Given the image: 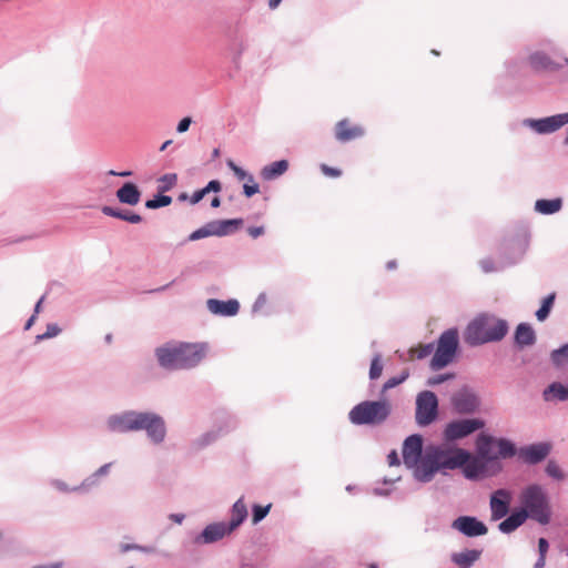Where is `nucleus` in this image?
Wrapping results in <instances>:
<instances>
[{"label": "nucleus", "instance_id": "nucleus-20", "mask_svg": "<svg viewBox=\"0 0 568 568\" xmlns=\"http://www.w3.org/2000/svg\"><path fill=\"white\" fill-rule=\"evenodd\" d=\"M243 223L242 219L215 220L205 224L209 236H225L232 234Z\"/></svg>", "mask_w": 568, "mask_h": 568}, {"label": "nucleus", "instance_id": "nucleus-3", "mask_svg": "<svg viewBox=\"0 0 568 568\" xmlns=\"http://www.w3.org/2000/svg\"><path fill=\"white\" fill-rule=\"evenodd\" d=\"M207 352L205 343L169 341L154 349L159 367L166 372L189 371L204 359Z\"/></svg>", "mask_w": 568, "mask_h": 568}, {"label": "nucleus", "instance_id": "nucleus-37", "mask_svg": "<svg viewBox=\"0 0 568 568\" xmlns=\"http://www.w3.org/2000/svg\"><path fill=\"white\" fill-rule=\"evenodd\" d=\"M521 241H525L526 243V248L528 247V240L527 237L525 236H521V237H516V239H513L510 240L506 246H505V252L503 254V258L504 260H508V258H514L517 256V253H518V244L519 242Z\"/></svg>", "mask_w": 568, "mask_h": 568}, {"label": "nucleus", "instance_id": "nucleus-49", "mask_svg": "<svg viewBox=\"0 0 568 568\" xmlns=\"http://www.w3.org/2000/svg\"><path fill=\"white\" fill-rule=\"evenodd\" d=\"M209 234H207V229L205 225H203L202 227L195 230L194 232H192L190 235H189V241H197V240H201V239H204V237H207Z\"/></svg>", "mask_w": 568, "mask_h": 568}, {"label": "nucleus", "instance_id": "nucleus-48", "mask_svg": "<svg viewBox=\"0 0 568 568\" xmlns=\"http://www.w3.org/2000/svg\"><path fill=\"white\" fill-rule=\"evenodd\" d=\"M454 377H455V374H453V373L439 374V375H435V376L429 377L427 379L426 384L428 386L434 387V386H437V385H439V384H442V383H444V382H446L448 379H452Z\"/></svg>", "mask_w": 568, "mask_h": 568}, {"label": "nucleus", "instance_id": "nucleus-29", "mask_svg": "<svg viewBox=\"0 0 568 568\" xmlns=\"http://www.w3.org/2000/svg\"><path fill=\"white\" fill-rule=\"evenodd\" d=\"M562 207V199H539L535 202V211L542 215H552L559 212Z\"/></svg>", "mask_w": 568, "mask_h": 568}, {"label": "nucleus", "instance_id": "nucleus-41", "mask_svg": "<svg viewBox=\"0 0 568 568\" xmlns=\"http://www.w3.org/2000/svg\"><path fill=\"white\" fill-rule=\"evenodd\" d=\"M176 181H178V176L175 173H168V174L162 175L159 179V182L161 183L158 187L159 192L164 193V192L170 191L176 184Z\"/></svg>", "mask_w": 568, "mask_h": 568}, {"label": "nucleus", "instance_id": "nucleus-33", "mask_svg": "<svg viewBox=\"0 0 568 568\" xmlns=\"http://www.w3.org/2000/svg\"><path fill=\"white\" fill-rule=\"evenodd\" d=\"M496 445L498 447V456L501 458H511L518 452L516 450L515 444L506 438L496 439Z\"/></svg>", "mask_w": 568, "mask_h": 568}, {"label": "nucleus", "instance_id": "nucleus-22", "mask_svg": "<svg viewBox=\"0 0 568 568\" xmlns=\"http://www.w3.org/2000/svg\"><path fill=\"white\" fill-rule=\"evenodd\" d=\"M116 197L120 203L133 206L140 202L141 191L134 183L125 182L120 189H118Z\"/></svg>", "mask_w": 568, "mask_h": 568}, {"label": "nucleus", "instance_id": "nucleus-54", "mask_svg": "<svg viewBox=\"0 0 568 568\" xmlns=\"http://www.w3.org/2000/svg\"><path fill=\"white\" fill-rule=\"evenodd\" d=\"M192 123V119L189 118V116H185L183 118L179 123H178V126H176V131L179 133H184L189 130L190 125Z\"/></svg>", "mask_w": 568, "mask_h": 568}, {"label": "nucleus", "instance_id": "nucleus-44", "mask_svg": "<svg viewBox=\"0 0 568 568\" xmlns=\"http://www.w3.org/2000/svg\"><path fill=\"white\" fill-rule=\"evenodd\" d=\"M383 372V363H382V356L381 354H376L371 363L369 367V378L372 381L377 379Z\"/></svg>", "mask_w": 568, "mask_h": 568}, {"label": "nucleus", "instance_id": "nucleus-27", "mask_svg": "<svg viewBox=\"0 0 568 568\" xmlns=\"http://www.w3.org/2000/svg\"><path fill=\"white\" fill-rule=\"evenodd\" d=\"M542 398L545 402H566L568 400V387L560 382H554L544 389Z\"/></svg>", "mask_w": 568, "mask_h": 568}, {"label": "nucleus", "instance_id": "nucleus-61", "mask_svg": "<svg viewBox=\"0 0 568 568\" xmlns=\"http://www.w3.org/2000/svg\"><path fill=\"white\" fill-rule=\"evenodd\" d=\"M136 551H141V552H144V554H154L155 552V547H153V546H144V545H139L138 544Z\"/></svg>", "mask_w": 568, "mask_h": 568}, {"label": "nucleus", "instance_id": "nucleus-16", "mask_svg": "<svg viewBox=\"0 0 568 568\" xmlns=\"http://www.w3.org/2000/svg\"><path fill=\"white\" fill-rule=\"evenodd\" d=\"M550 450L551 446L548 443L530 444L518 449V457L525 464L536 465L546 459Z\"/></svg>", "mask_w": 568, "mask_h": 568}, {"label": "nucleus", "instance_id": "nucleus-31", "mask_svg": "<svg viewBox=\"0 0 568 568\" xmlns=\"http://www.w3.org/2000/svg\"><path fill=\"white\" fill-rule=\"evenodd\" d=\"M462 467L467 479H477L484 473V465L477 459H471V456Z\"/></svg>", "mask_w": 568, "mask_h": 568}, {"label": "nucleus", "instance_id": "nucleus-34", "mask_svg": "<svg viewBox=\"0 0 568 568\" xmlns=\"http://www.w3.org/2000/svg\"><path fill=\"white\" fill-rule=\"evenodd\" d=\"M550 359L554 366L562 367L568 364V343L564 344L550 353Z\"/></svg>", "mask_w": 568, "mask_h": 568}, {"label": "nucleus", "instance_id": "nucleus-11", "mask_svg": "<svg viewBox=\"0 0 568 568\" xmlns=\"http://www.w3.org/2000/svg\"><path fill=\"white\" fill-rule=\"evenodd\" d=\"M485 422L480 418L458 419L448 423L444 429V438L447 442H455L483 429Z\"/></svg>", "mask_w": 568, "mask_h": 568}, {"label": "nucleus", "instance_id": "nucleus-1", "mask_svg": "<svg viewBox=\"0 0 568 568\" xmlns=\"http://www.w3.org/2000/svg\"><path fill=\"white\" fill-rule=\"evenodd\" d=\"M423 445V436L413 434L406 437L402 448L404 465L419 483L432 481L440 470L460 468L470 457V453L463 448L447 450L429 445L424 449Z\"/></svg>", "mask_w": 568, "mask_h": 568}, {"label": "nucleus", "instance_id": "nucleus-21", "mask_svg": "<svg viewBox=\"0 0 568 568\" xmlns=\"http://www.w3.org/2000/svg\"><path fill=\"white\" fill-rule=\"evenodd\" d=\"M231 519L225 521L226 528L231 531H235L247 518V507L244 503V497H240L231 507L230 510Z\"/></svg>", "mask_w": 568, "mask_h": 568}, {"label": "nucleus", "instance_id": "nucleus-17", "mask_svg": "<svg viewBox=\"0 0 568 568\" xmlns=\"http://www.w3.org/2000/svg\"><path fill=\"white\" fill-rule=\"evenodd\" d=\"M526 253V243L525 241L519 242L518 244V253L514 258L504 260L500 257L497 262L491 258H483L479 262L480 268L484 273H493L504 271L506 267L517 264L524 257Z\"/></svg>", "mask_w": 568, "mask_h": 568}, {"label": "nucleus", "instance_id": "nucleus-50", "mask_svg": "<svg viewBox=\"0 0 568 568\" xmlns=\"http://www.w3.org/2000/svg\"><path fill=\"white\" fill-rule=\"evenodd\" d=\"M266 302H267L266 295L264 293H261L252 306V312L253 313L260 312V310H262L265 306Z\"/></svg>", "mask_w": 568, "mask_h": 568}, {"label": "nucleus", "instance_id": "nucleus-15", "mask_svg": "<svg viewBox=\"0 0 568 568\" xmlns=\"http://www.w3.org/2000/svg\"><path fill=\"white\" fill-rule=\"evenodd\" d=\"M511 494L509 490L499 488L490 495L489 507L493 520H500L509 513Z\"/></svg>", "mask_w": 568, "mask_h": 568}, {"label": "nucleus", "instance_id": "nucleus-32", "mask_svg": "<svg viewBox=\"0 0 568 568\" xmlns=\"http://www.w3.org/2000/svg\"><path fill=\"white\" fill-rule=\"evenodd\" d=\"M555 298H556V294L550 293L542 300L540 307L535 313L536 318L539 322H544L548 318V316L551 312V308L554 306Z\"/></svg>", "mask_w": 568, "mask_h": 568}, {"label": "nucleus", "instance_id": "nucleus-53", "mask_svg": "<svg viewBox=\"0 0 568 568\" xmlns=\"http://www.w3.org/2000/svg\"><path fill=\"white\" fill-rule=\"evenodd\" d=\"M204 191H205V194L210 193V192H220L221 189H222V184L220 181L217 180H212L210 181L205 187H203Z\"/></svg>", "mask_w": 568, "mask_h": 568}, {"label": "nucleus", "instance_id": "nucleus-26", "mask_svg": "<svg viewBox=\"0 0 568 568\" xmlns=\"http://www.w3.org/2000/svg\"><path fill=\"white\" fill-rule=\"evenodd\" d=\"M288 161L280 160L261 169L260 175L264 181H273L282 176L288 170Z\"/></svg>", "mask_w": 568, "mask_h": 568}, {"label": "nucleus", "instance_id": "nucleus-9", "mask_svg": "<svg viewBox=\"0 0 568 568\" xmlns=\"http://www.w3.org/2000/svg\"><path fill=\"white\" fill-rule=\"evenodd\" d=\"M232 535L226 528L225 521H214L207 524L199 532H190L189 539L184 541V546L187 547H203L212 544H216L223 540L225 537Z\"/></svg>", "mask_w": 568, "mask_h": 568}, {"label": "nucleus", "instance_id": "nucleus-39", "mask_svg": "<svg viewBox=\"0 0 568 568\" xmlns=\"http://www.w3.org/2000/svg\"><path fill=\"white\" fill-rule=\"evenodd\" d=\"M48 484L51 488L61 494H78L77 486H70L60 478H50Z\"/></svg>", "mask_w": 568, "mask_h": 568}, {"label": "nucleus", "instance_id": "nucleus-4", "mask_svg": "<svg viewBox=\"0 0 568 568\" xmlns=\"http://www.w3.org/2000/svg\"><path fill=\"white\" fill-rule=\"evenodd\" d=\"M507 321L494 315L481 314L475 317L466 327L465 342L469 346H479L501 341L508 333Z\"/></svg>", "mask_w": 568, "mask_h": 568}, {"label": "nucleus", "instance_id": "nucleus-5", "mask_svg": "<svg viewBox=\"0 0 568 568\" xmlns=\"http://www.w3.org/2000/svg\"><path fill=\"white\" fill-rule=\"evenodd\" d=\"M520 504L529 515L528 518L540 525L550 521L551 510L546 490L538 484L527 486L520 494Z\"/></svg>", "mask_w": 568, "mask_h": 568}, {"label": "nucleus", "instance_id": "nucleus-7", "mask_svg": "<svg viewBox=\"0 0 568 568\" xmlns=\"http://www.w3.org/2000/svg\"><path fill=\"white\" fill-rule=\"evenodd\" d=\"M459 334L456 327L444 331L437 341V347L430 359L429 367L432 371H440L449 365L458 351Z\"/></svg>", "mask_w": 568, "mask_h": 568}, {"label": "nucleus", "instance_id": "nucleus-56", "mask_svg": "<svg viewBox=\"0 0 568 568\" xmlns=\"http://www.w3.org/2000/svg\"><path fill=\"white\" fill-rule=\"evenodd\" d=\"M247 233L253 239H257L258 236L264 234V227L263 226H250L247 229Z\"/></svg>", "mask_w": 568, "mask_h": 568}, {"label": "nucleus", "instance_id": "nucleus-8", "mask_svg": "<svg viewBox=\"0 0 568 568\" xmlns=\"http://www.w3.org/2000/svg\"><path fill=\"white\" fill-rule=\"evenodd\" d=\"M236 426L237 422L235 417L226 413H222L216 416L215 425L211 429L204 432L191 442V447L195 452H200L234 430Z\"/></svg>", "mask_w": 568, "mask_h": 568}, {"label": "nucleus", "instance_id": "nucleus-14", "mask_svg": "<svg viewBox=\"0 0 568 568\" xmlns=\"http://www.w3.org/2000/svg\"><path fill=\"white\" fill-rule=\"evenodd\" d=\"M452 528L462 535L474 538L484 536L488 532L486 524L474 516H459L452 523Z\"/></svg>", "mask_w": 568, "mask_h": 568}, {"label": "nucleus", "instance_id": "nucleus-59", "mask_svg": "<svg viewBox=\"0 0 568 568\" xmlns=\"http://www.w3.org/2000/svg\"><path fill=\"white\" fill-rule=\"evenodd\" d=\"M169 519L178 525H181V524H183V521L185 519V515L184 514H170Z\"/></svg>", "mask_w": 568, "mask_h": 568}, {"label": "nucleus", "instance_id": "nucleus-28", "mask_svg": "<svg viewBox=\"0 0 568 568\" xmlns=\"http://www.w3.org/2000/svg\"><path fill=\"white\" fill-rule=\"evenodd\" d=\"M364 135V130L361 126L348 128L346 120H342L336 125V139L342 142H347Z\"/></svg>", "mask_w": 568, "mask_h": 568}, {"label": "nucleus", "instance_id": "nucleus-18", "mask_svg": "<svg viewBox=\"0 0 568 568\" xmlns=\"http://www.w3.org/2000/svg\"><path fill=\"white\" fill-rule=\"evenodd\" d=\"M112 465L113 463H106L83 478V480L77 485L78 494L85 495L97 489L101 485L102 478L109 476Z\"/></svg>", "mask_w": 568, "mask_h": 568}, {"label": "nucleus", "instance_id": "nucleus-42", "mask_svg": "<svg viewBox=\"0 0 568 568\" xmlns=\"http://www.w3.org/2000/svg\"><path fill=\"white\" fill-rule=\"evenodd\" d=\"M545 471L549 477H551L552 479H556V480H564L566 477L564 470L554 460L548 462V464L545 468Z\"/></svg>", "mask_w": 568, "mask_h": 568}, {"label": "nucleus", "instance_id": "nucleus-45", "mask_svg": "<svg viewBox=\"0 0 568 568\" xmlns=\"http://www.w3.org/2000/svg\"><path fill=\"white\" fill-rule=\"evenodd\" d=\"M408 376H409V372L407 369H405L398 376L388 378L383 385V392H386V390L394 388L397 385L404 383L408 378Z\"/></svg>", "mask_w": 568, "mask_h": 568}, {"label": "nucleus", "instance_id": "nucleus-30", "mask_svg": "<svg viewBox=\"0 0 568 568\" xmlns=\"http://www.w3.org/2000/svg\"><path fill=\"white\" fill-rule=\"evenodd\" d=\"M101 211L106 216L126 221L132 224H138L142 221V216L140 214L129 212V211H122V210L114 209V207L108 206V205L102 206Z\"/></svg>", "mask_w": 568, "mask_h": 568}, {"label": "nucleus", "instance_id": "nucleus-24", "mask_svg": "<svg viewBox=\"0 0 568 568\" xmlns=\"http://www.w3.org/2000/svg\"><path fill=\"white\" fill-rule=\"evenodd\" d=\"M528 515L529 514L526 510H514L507 518L499 523V531L503 534H510L515 531L527 520Z\"/></svg>", "mask_w": 568, "mask_h": 568}, {"label": "nucleus", "instance_id": "nucleus-60", "mask_svg": "<svg viewBox=\"0 0 568 568\" xmlns=\"http://www.w3.org/2000/svg\"><path fill=\"white\" fill-rule=\"evenodd\" d=\"M138 548V544H120V551L122 554H125V552H129V551H132V550H136Z\"/></svg>", "mask_w": 568, "mask_h": 568}, {"label": "nucleus", "instance_id": "nucleus-64", "mask_svg": "<svg viewBox=\"0 0 568 568\" xmlns=\"http://www.w3.org/2000/svg\"><path fill=\"white\" fill-rule=\"evenodd\" d=\"M61 567H62L61 562H54V564H49V565H39V566H34L32 568H61Z\"/></svg>", "mask_w": 568, "mask_h": 568}, {"label": "nucleus", "instance_id": "nucleus-38", "mask_svg": "<svg viewBox=\"0 0 568 568\" xmlns=\"http://www.w3.org/2000/svg\"><path fill=\"white\" fill-rule=\"evenodd\" d=\"M494 443H496V440L491 436L486 435L484 433L478 435L476 445H477V450H478L479 455L484 456V457L487 456L489 454L490 446Z\"/></svg>", "mask_w": 568, "mask_h": 568}, {"label": "nucleus", "instance_id": "nucleus-51", "mask_svg": "<svg viewBox=\"0 0 568 568\" xmlns=\"http://www.w3.org/2000/svg\"><path fill=\"white\" fill-rule=\"evenodd\" d=\"M321 170L322 172L327 175V176H331V178H338L341 176L342 174V171L336 169V168H332V166H328L326 164H322L321 165Z\"/></svg>", "mask_w": 568, "mask_h": 568}, {"label": "nucleus", "instance_id": "nucleus-58", "mask_svg": "<svg viewBox=\"0 0 568 568\" xmlns=\"http://www.w3.org/2000/svg\"><path fill=\"white\" fill-rule=\"evenodd\" d=\"M205 195H206V194H205L204 189L197 190V191H195V192L192 194V196H191V199H190V202H191L192 204H196V203H199V202H200V201H201Z\"/></svg>", "mask_w": 568, "mask_h": 568}, {"label": "nucleus", "instance_id": "nucleus-19", "mask_svg": "<svg viewBox=\"0 0 568 568\" xmlns=\"http://www.w3.org/2000/svg\"><path fill=\"white\" fill-rule=\"evenodd\" d=\"M206 307L213 315L222 317L235 316L240 311V303L235 298L222 301L217 298H209L206 301Z\"/></svg>", "mask_w": 568, "mask_h": 568}, {"label": "nucleus", "instance_id": "nucleus-35", "mask_svg": "<svg viewBox=\"0 0 568 568\" xmlns=\"http://www.w3.org/2000/svg\"><path fill=\"white\" fill-rule=\"evenodd\" d=\"M529 63L536 70L547 69L550 64V59L544 52H534L529 55Z\"/></svg>", "mask_w": 568, "mask_h": 568}, {"label": "nucleus", "instance_id": "nucleus-6", "mask_svg": "<svg viewBox=\"0 0 568 568\" xmlns=\"http://www.w3.org/2000/svg\"><path fill=\"white\" fill-rule=\"evenodd\" d=\"M390 412L392 406L387 400H364L349 410L348 419L354 425H379Z\"/></svg>", "mask_w": 568, "mask_h": 568}, {"label": "nucleus", "instance_id": "nucleus-40", "mask_svg": "<svg viewBox=\"0 0 568 568\" xmlns=\"http://www.w3.org/2000/svg\"><path fill=\"white\" fill-rule=\"evenodd\" d=\"M272 508V504H267L265 506L262 505H253L252 506V524L257 525L261 523L270 513Z\"/></svg>", "mask_w": 568, "mask_h": 568}, {"label": "nucleus", "instance_id": "nucleus-46", "mask_svg": "<svg viewBox=\"0 0 568 568\" xmlns=\"http://www.w3.org/2000/svg\"><path fill=\"white\" fill-rule=\"evenodd\" d=\"M61 328L55 323H49L47 325L45 332L43 334H39L36 336L37 342H41L44 339L53 338L61 333Z\"/></svg>", "mask_w": 568, "mask_h": 568}, {"label": "nucleus", "instance_id": "nucleus-63", "mask_svg": "<svg viewBox=\"0 0 568 568\" xmlns=\"http://www.w3.org/2000/svg\"><path fill=\"white\" fill-rule=\"evenodd\" d=\"M546 565V556L539 555L538 559L536 560L534 568H544Z\"/></svg>", "mask_w": 568, "mask_h": 568}, {"label": "nucleus", "instance_id": "nucleus-55", "mask_svg": "<svg viewBox=\"0 0 568 568\" xmlns=\"http://www.w3.org/2000/svg\"><path fill=\"white\" fill-rule=\"evenodd\" d=\"M549 549V542L546 538L541 537L538 539V554L546 556Z\"/></svg>", "mask_w": 568, "mask_h": 568}, {"label": "nucleus", "instance_id": "nucleus-36", "mask_svg": "<svg viewBox=\"0 0 568 568\" xmlns=\"http://www.w3.org/2000/svg\"><path fill=\"white\" fill-rule=\"evenodd\" d=\"M172 203V197L169 195L162 194V192H159V194L154 195L152 199L148 200L145 202V207L150 210H156L160 207L168 206Z\"/></svg>", "mask_w": 568, "mask_h": 568}, {"label": "nucleus", "instance_id": "nucleus-10", "mask_svg": "<svg viewBox=\"0 0 568 568\" xmlns=\"http://www.w3.org/2000/svg\"><path fill=\"white\" fill-rule=\"evenodd\" d=\"M438 416V398L432 390H423L416 396L415 420L419 426L430 425Z\"/></svg>", "mask_w": 568, "mask_h": 568}, {"label": "nucleus", "instance_id": "nucleus-62", "mask_svg": "<svg viewBox=\"0 0 568 568\" xmlns=\"http://www.w3.org/2000/svg\"><path fill=\"white\" fill-rule=\"evenodd\" d=\"M109 175H113V176H121V178H126V176H131L132 175V172L131 171H122V172H116L114 170H110L108 172Z\"/></svg>", "mask_w": 568, "mask_h": 568}, {"label": "nucleus", "instance_id": "nucleus-47", "mask_svg": "<svg viewBox=\"0 0 568 568\" xmlns=\"http://www.w3.org/2000/svg\"><path fill=\"white\" fill-rule=\"evenodd\" d=\"M226 165L240 181H244L248 175V172L235 164V162L231 159L226 161Z\"/></svg>", "mask_w": 568, "mask_h": 568}, {"label": "nucleus", "instance_id": "nucleus-12", "mask_svg": "<svg viewBox=\"0 0 568 568\" xmlns=\"http://www.w3.org/2000/svg\"><path fill=\"white\" fill-rule=\"evenodd\" d=\"M450 405L459 415H471L478 410L480 399L470 387L464 386L452 395Z\"/></svg>", "mask_w": 568, "mask_h": 568}, {"label": "nucleus", "instance_id": "nucleus-2", "mask_svg": "<svg viewBox=\"0 0 568 568\" xmlns=\"http://www.w3.org/2000/svg\"><path fill=\"white\" fill-rule=\"evenodd\" d=\"M105 428L111 434L144 432L153 446H161L168 437L165 418L154 410L124 409L111 414L105 419Z\"/></svg>", "mask_w": 568, "mask_h": 568}, {"label": "nucleus", "instance_id": "nucleus-23", "mask_svg": "<svg viewBox=\"0 0 568 568\" xmlns=\"http://www.w3.org/2000/svg\"><path fill=\"white\" fill-rule=\"evenodd\" d=\"M481 550L479 549H465L463 551L453 552L450 560L458 568H471L476 561L479 560Z\"/></svg>", "mask_w": 568, "mask_h": 568}, {"label": "nucleus", "instance_id": "nucleus-57", "mask_svg": "<svg viewBox=\"0 0 568 568\" xmlns=\"http://www.w3.org/2000/svg\"><path fill=\"white\" fill-rule=\"evenodd\" d=\"M387 460H388L389 466H399L400 465V460H399V457H398V454L396 450H392L388 454Z\"/></svg>", "mask_w": 568, "mask_h": 568}, {"label": "nucleus", "instance_id": "nucleus-43", "mask_svg": "<svg viewBox=\"0 0 568 568\" xmlns=\"http://www.w3.org/2000/svg\"><path fill=\"white\" fill-rule=\"evenodd\" d=\"M433 352L435 353L434 344L428 343V344L422 345L417 349L412 348L409 351V356H410V358L416 357L418 359H424V358L428 357Z\"/></svg>", "mask_w": 568, "mask_h": 568}, {"label": "nucleus", "instance_id": "nucleus-25", "mask_svg": "<svg viewBox=\"0 0 568 568\" xmlns=\"http://www.w3.org/2000/svg\"><path fill=\"white\" fill-rule=\"evenodd\" d=\"M515 343L520 348L531 346L536 343V333L528 323H520L515 332Z\"/></svg>", "mask_w": 568, "mask_h": 568}, {"label": "nucleus", "instance_id": "nucleus-13", "mask_svg": "<svg viewBox=\"0 0 568 568\" xmlns=\"http://www.w3.org/2000/svg\"><path fill=\"white\" fill-rule=\"evenodd\" d=\"M568 124V112L559 113L541 119H525L523 125L531 129L538 134H550Z\"/></svg>", "mask_w": 568, "mask_h": 568}, {"label": "nucleus", "instance_id": "nucleus-52", "mask_svg": "<svg viewBox=\"0 0 568 568\" xmlns=\"http://www.w3.org/2000/svg\"><path fill=\"white\" fill-rule=\"evenodd\" d=\"M258 192H260V186L255 182L251 183V184H244L243 185V193L247 197H251V196H253L254 194H256Z\"/></svg>", "mask_w": 568, "mask_h": 568}]
</instances>
